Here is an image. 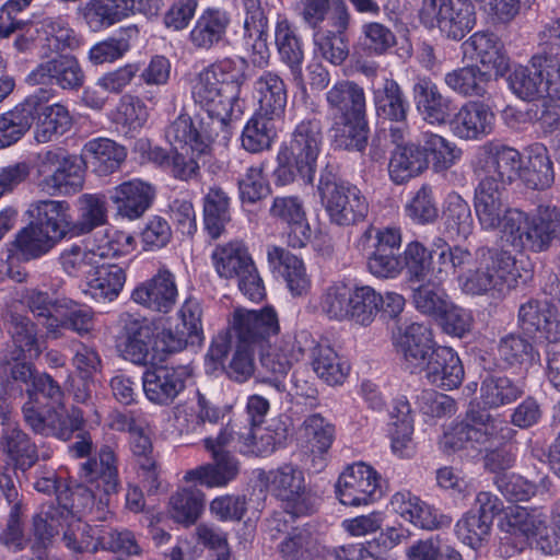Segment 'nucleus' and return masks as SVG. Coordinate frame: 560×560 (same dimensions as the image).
I'll return each mask as SVG.
<instances>
[{
    "label": "nucleus",
    "mask_w": 560,
    "mask_h": 560,
    "mask_svg": "<svg viewBox=\"0 0 560 560\" xmlns=\"http://www.w3.org/2000/svg\"><path fill=\"white\" fill-rule=\"evenodd\" d=\"M277 549L283 560H314L322 553L318 538L308 525L291 528Z\"/></svg>",
    "instance_id": "a18cd8bd"
},
{
    "label": "nucleus",
    "mask_w": 560,
    "mask_h": 560,
    "mask_svg": "<svg viewBox=\"0 0 560 560\" xmlns=\"http://www.w3.org/2000/svg\"><path fill=\"white\" fill-rule=\"evenodd\" d=\"M539 51L534 55L536 66H545L553 84H560V19L547 25L539 35Z\"/></svg>",
    "instance_id": "4d7b16f0"
},
{
    "label": "nucleus",
    "mask_w": 560,
    "mask_h": 560,
    "mask_svg": "<svg viewBox=\"0 0 560 560\" xmlns=\"http://www.w3.org/2000/svg\"><path fill=\"white\" fill-rule=\"evenodd\" d=\"M548 515L541 509L528 510L522 506L511 508L505 512L502 529L525 539L536 537L546 528Z\"/></svg>",
    "instance_id": "09e8293b"
},
{
    "label": "nucleus",
    "mask_w": 560,
    "mask_h": 560,
    "mask_svg": "<svg viewBox=\"0 0 560 560\" xmlns=\"http://www.w3.org/2000/svg\"><path fill=\"white\" fill-rule=\"evenodd\" d=\"M465 56L478 61L485 70L502 77L509 69V59L499 37L489 32H476L462 45Z\"/></svg>",
    "instance_id": "cd10ccee"
},
{
    "label": "nucleus",
    "mask_w": 560,
    "mask_h": 560,
    "mask_svg": "<svg viewBox=\"0 0 560 560\" xmlns=\"http://www.w3.org/2000/svg\"><path fill=\"white\" fill-rule=\"evenodd\" d=\"M481 399L488 408L512 404L524 394V389L506 376H488L481 383Z\"/></svg>",
    "instance_id": "680f3d73"
},
{
    "label": "nucleus",
    "mask_w": 560,
    "mask_h": 560,
    "mask_svg": "<svg viewBox=\"0 0 560 560\" xmlns=\"http://www.w3.org/2000/svg\"><path fill=\"white\" fill-rule=\"evenodd\" d=\"M527 163L521 172L525 185L532 189H546L555 179L552 162L547 148L541 143H534L526 150Z\"/></svg>",
    "instance_id": "de8ad7c7"
},
{
    "label": "nucleus",
    "mask_w": 560,
    "mask_h": 560,
    "mask_svg": "<svg viewBox=\"0 0 560 560\" xmlns=\"http://www.w3.org/2000/svg\"><path fill=\"white\" fill-rule=\"evenodd\" d=\"M8 332L10 341L1 354L31 357V359H37L40 355L37 326L28 317L20 314L11 315Z\"/></svg>",
    "instance_id": "ea45409f"
},
{
    "label": "nucleus",
    "mask_w": 560,
    "mask_h": 560,
    "mask_svg": "<svg viewBox=\"0 0 560 560\" xmlns=\"http://www.w3.org/2000/svg\"><path fill=\"white\" fill-rule=\"evenodd\" d=\"M34 220L22 228L8 244V258L20 262L37 260L50 253L67 237L63 218L55 212L50 200L34 205Z\"/></svg>",
    "instance_id": "7ed1b4c3"
},
{
    "label": "nucleus",
    "mask_w": 560,
    "mask_h": 560,
    "mask_svg": "<svg viewBox=\"0 0 560 560\" xmlns=\"http://www.w3.org/2000/svg\"><path fill=\"white\" fill-rule=\"evenodd\" d=\"M117 463L115 450L110 445H103L97 456L89 457L80 465V477L107 495L117 493L120 488Z\"/></svg>",
    "instance_id": "bb28decb"
},
{
    "label": "nucleus",
    "mask_w": 560,
    "mask_h": 560,
    "mask_svg": "<svg viewBox=\"0 0 560 560\" xmlns=\"http://www.w3.org/2000/svg\"><path fill=\"white\" fill-rule=\"evenodd\" d=\"M187 376L180 368L160 365L148 369L142 375L144 395L154 405L171 406L186 388Z\"/></svg>",
    "instance_id": "aec40b11"
},
{
    "label": "nucleus",
    "mask_w": 560,
    "mask_h": 560,
    "mask_svg": "<svg viewBox=\"0 0 560 560\" xmlns=\"http://www.w3.org/2000/svg\"><path fill=\"white\" fill-rule=\"evenodd\" d=\"M505 192L506 188L493 180H478L474 208L482 230L500 231L512 241L524 222V212L509 207Z\"/></svg>",
    "instance_id": "0eeeda50"
},
{
    "label": "nucleus",
    "mask_w": 560,
    "mask_h": 560,
    "mask_svg": "<svg viewBox=\"0 0 560 560\" xmlns=\"http://www.w3.org/2000/svg\"><path fill=\"white\" fill-rule=\"evenodd\" d=\"M55 212L66 221L67 236H80L91 233L94 229L107 222V208L105 196L98 194H84L79 198L80 215L77 221L70 214V205L67 201L50 200Z\"/></svg>",
    "instance_id": "a211bd4d"
},
{
    "label": "nucleus",
    "mask_w": 560,
    "mask_h": 560,
    "mask_svg": "<svg viewBox=\"0 0 560 560\" xmlns=\"http://www.w3.org/2000/svg\"><path fill=\"white\" fill-rule=\"evenodd\" d=\"M273 219L289 226V245L294 248L304 247L312 238L303 201L296 196L276 197L269 210Z\"/></svg>",
    "instance_id": "393cba45"
},
{
    "label": "nucleus",
    "mask_w": 560,
    "mask_h": 560,
    "mask_svg": "<svg viewBox=\"0 0 560 560\" xmlns=\"http://www.w3.org/2000/svg\"><path fill=\"white\" fill-rule=\"evenodd\" d=\"M275 42L280 60L289 68L294 84L303 92L306 90L302 65L304 50L295 30L287 20L277 22Z\"/></svg>",
    "instance_id": "f704fd0d"
},
{
    "label": "nucleus",
    "mask_w": 560,
    "mask_h": 560,
    "mask_svg": "<svg viewBox=\"0 0 560 560\" xmlns=\"http://www.w3.org/2000/svg\"><path fill=\"white\" fill-rule=\"evenodd\" d=\"M66 505L56 506L54 503L44 504L40 511L33 516V535L36 544L40 547H47L51 544L54 537L63 528Z\"/></svg>",
    "instance_id": "e2e57ef3"
},
{
    "label": "nucleus",
    "mask_w": 560,
    "mask_h": 560,
    "mask_svg": "<svg viewBox=\"0 0 560 560\" xmlns=\"http://www.w3.org/2000/svg\"><path fill=\"white\" fill-rule=\"evenodd\" d=\"M153 16L158 13L154 0H90L80 14L93 31L109 27L135 14Z\"/></svg>",
    "instance_id": "9b49d317"
},
{
    "label": "nucleus",
    "mask_w": 560,
    "mask_h": 560,
    "mask_svg": "<svg viewBox=\"0 0 560 560\" xmlns=\"http://www.w3.org/2000/svg\"><path fill=\"white\" fill-rule=\"evenodd\" d=\"M212 260L218 275L225 279L236 278L254 264L247 248L237 241L218 245Z\"/></svg>",
    "instance_id": "864d4df0"
},
{
    "label": "nucleus",
    "mask_w": 560,
    "mask_h": 560,
    "mask_svg": "<svg viewBox=\"0 0 560 560\" xmlns=\"http://www.w3.org/2000/svg\"><path fill=\"white\" fill-rule=\"evenodd\" d=\"M318 192L331 223L350 226L362 222L369 212V203L361 190L331 172H324Z\"/></svg>",
    "instance_id": "423d86ee"
},
{
    "label": "nucleus",
    "mask_w": 560,
    "mask_h": 560,
    "mask_svg": "<svg viewBox=\"0 0 560 560\" xmlns=\"http://www.w3.org/2000/svg\"><path fill=\"white\" fill-rule=\"evenodd\" d=\"M517 325L529 338L540 335L550 342L560 340L558 307L549 301L529 299L518 307Z\"/></svg>",
    "instance_id": "6ab92c4d"
},
{
    "label": "nucleus",
    "mask_w": 560,
    "mask_h": 560,
    "mask_svg": "<svg viewBox=\"0 0 560 560\" xmlns=\"http://www.w3.org/2000/svg\"><path fill=\"white\" fill-rule=\"evenodd\" d=\"M34 167L40 178L39 187L50 196H71L83 188L84 168L81 160L61 148L38 152Z\"/></svg>",
    "instance_id": "39448f33"
},
{
    "label": "nucleus",
    "mask_w": 560,
    "mask_h": 560,
    "mask_svg": "<svg viewBox=\"0 0 560 560\" xmlns=\"http://www.w3.org/2000/svg\"><path fill=\"white\" fill-rule=\"evenodd\" d=\"M416 107L424 121L444 125L452 118V101L429 78H420L412 88Z\"/></svg>",
    "instance_id": "7c9ffc66"
},
{
    "label": "nucleus",
    "mask_w": 560,
    "mask_h": 560,
    "mask_svg": "<svg viewBox=\"0 0 560 560\" xmlns=\"http://www.w3.org/2000/svg\"><path fill=\"white\" fill-rule=\"evenodd\" d=\"M259 108L262 114L282 117L287 106V88L282 78L272 71H265L256 81Z\"/></svg>",
    "instance_id": "8fccbe9b"
},
{
    "label": "nucleus",
    "mask_w": 560,
    "mask_h": 560,
    "mask_svg": "<svg viewBox=\"0 0 560 560\" xmlns=\"http://www.w3.org/2000/svg\"><path fill=\"white\" fill-rule=\"evenodd\" d=\"M177 295L175 277L163 267L151 279L133 289L131 300L151 311L166 314L175 306Z\"/></svg>",
    "instance_id": "4be33fe9"
},
{
    "label": "nucleus",
    "mask_w": 560,
    "mask_h": 560,
    "mask_svg": "<svg viewBox=\"0 0 560 560\" xmlns=\"http://www.w3.org/2000/svg\"><path fill=\"white\" fill-rule=\"evenodd\" d=\"M279 330L278 315L272 307L266 306L259 311L236 308L229 319V327L212 340L208 355L212 361L220 362L232 345L252 350L264 349Z\"/></svg>",
    "instance_id": "f03ea898"
},
{
    "label": "nucleus",
    "mask_w": 560,
    "mask_h": 560,
    "mask_svg": "<svg viewBox=\"0 0 560 560\" xmlns=\"http://www.w3.org/2000/svg\"><path fill=\"white\" fill-rule=\"evenodd\" d=\"M209 71L214 74L219 83L224 89V96L226 97V105L229 100L240 98L241 88L247 80L246 70L248 69V62L244 58H223L207 67Z\"/></svg>",
    "instance_id": "603ef678"
},
{
    "label": "nucleus",
    "mask_w": 560,
    "mask_h": 560,
    "mask_svg": "<svg viewBox=\"0 0 560 560\" xmlns=\"http://www.w3.org/2000/svg\"><path fill=\"white\" fill-rule=\"evenodd\" d=\"M267 258L272 272L284 279L292 295L301 296L310 291L311 280L302 259L279 246H269Z\"/></svg>",
    "instance_id": "2f4dec72"
},
{
    "label": "nucleus",
    "mask_w": 560,
    "mask_h": 560,
    "mask_svg": "<svg viewBox=\"0 0 560 560\" xmlns=\"http://www.w3.org/2000/svg\"><path fill=\"white\" fill-rule=\"evenodd\" d=\"M107 256L108 250L104 247L94 250L74 244L61 252L59 262L68 276L83 278L88 281Z\"/></svg>",
    "instance_id": "c03bdc74"
},
{
    "label": "nucleus",
    "mask_w": 560,
    "mask_h": 560,
    "mask_svg": "<svg viewBox=\"0 0 560 560\" xmlns=\"http://www.w3.org/2000/svg\"><path fill=\"white\" fill-rule=\"evenodd\" d=\"M336 493L343 505L369 504L382 494L378 475L364 463L353 464L339 476Z\"/></svg>",
    "instance_id": "4468645a"
},
{
    "label": "nucleus",
    "mask_w": 560,
    "mask_h": 560,
    "mask_svg": "<svg viewBox=\"0 0 560 560\" xmlns=\"http://www.w3.org/2000/svg\"><path fill=\"white\" fill-rule=\"evenodd\" d=\"M230 14L220 8L209 7L197 16L188 35V43L197 51H209L226 39Z\"/></svg>",
    "instance_id": "5701e85b"
},
{
    "label": "nucleus",
    "mask_w": 560,
    "mask_h": 560,
    "mask_svg": "<svg viewBox=\"0 0 560 560\" xmlns=\"http://www.w3.org/2000/svg\"><path fill=\"white\" fill-rule=\"evenodd\" d=\"M521 168L522 160L517 150L505 145H495L485 165L475 170V175L478 180H493L506 188V185L521 175Z\"/></svg>",
    "instance_id": "72a5a7b5"
},
{
    "label": "nucleus",
    "mask_w": 560,
    "mask_h": 560,
    "mask_svg": "<svg viewBox=\"0 0 560 560\" xmlns=\"http://www.w3.org/2000/svg\"><path fill=\"white\" fill-rule=\"evenodd\" d=\"M85 164L100 176H106L119 168L127 156L125 147L108 138L92 139L83 148Z\"/></svg>",
    "instance_id": "a19ab883"
},
{
    "label": "nucleus",
    "mask_w": 560,
    "mask_h": 560,
    "mask_svg": "<svg viewBox=\"0 0 560 560\" xmlns=\"http://www.w3.org/2000/svg\"><path fill=\"white\" fill-rule=\"evenodd\" d=\"M373 103L380 119L397 124L406 121L410 105L401 86L394 79L386 78L373 90Z\"/></svg>",
    "instance_id": "58836bf2"
},
{
    "label": "nucleus",
    "mask_w": 560,
    "mask_h": 560,
    "mask_svg": "<svg viewBox=\"0 0 560 560\" xmlns=\"http://www.w3.org/2000/svg\"><path fill=\"white\" fill-rule=\"evenodd\" d=\"M78 505L68 503L63 512L62 540L66 547L74 552H84L92 546L94 535L89 524L81 521Z\"/></svg>",
    "instance_id": "052dcab7"
},
{
    "label": "nucleus",
    "mask_w": 560,
    "mask_h": 560,
    "mask_svg": "<svg viewBox=\"0 0 560 560\" xmlns=\"http://www.w3.org/2000/svg\"><path fill=\"white\" fill-rule=\"evenodd\" d=\"M335 120L366 114L364 89L350 80L336 82L325 95Z\"/></svg>",
    "instance_id": "473e14b6"
},
{
    "label": "nucleus",
    "mask_w": 560,
    "mask_h": 560,
    "mask_svg": "<svg viewBox=\"0 0 560 560\" xmlns=\"http://www.w3.org/2000/svg\"><path fill=\"white\" fill-rule=\"evenodd\" d=\"M475 270L460 278L462 290L467 294H485L495 290L502 292L514 279L515 259L510 253L498 248L481 247L476 253Z\"/></svg>",
    "instance_id": "6e6552de"
},
{
    "label": "nucleus",
    "mask_w": 560,
    "mask_h": 560,
    "mask_svg": "<svg viewBox=\"0 0 560 560\" xmlns=\"http://www.w3.org/2000/svg\"><path fill=\"white\" fill-rule=\"evenodd\" d=\"M0 448L8 456L5 463L26 471L39 458L38 448L32 439L18 425H7L0 438Z\"/></svg>",
    "instance_id": "e433bc0d"
},
{
    "label": "nucleus",
    "mask_w": 560,
    "mask_h": 560,
    "mask_svg": "<svg viewBox=\"0 0 560 560\" xmlns=\"http://www.w3.org/2000/svg\"><path fill=\"white\" fill-rule=\"evenodd\" d=\"M231 220L230 198L219 186L209 188L203 197L205 228L212 238H218Z\"/></svg>",
    "instance_id": "6e6d98bb"
},
{
    "label": "nucleus",
    "mask_w": 560,
    "mask_h": 560,
    "mask_svg": "<svg viewBox=\"0 0 560 560\" xmlns=\"http://www.w3.org/2000/svg\"><path fill=\"white\" fill-rule=\"evenodd\" d=\"M427 381L441 389L452 390L460 386L464 380V366L457 353L448 347H438L423 369Z\"/></svg>",
    "instance_id": "a878e982"
},
{
    "label": "nucleus",
    "mask_w": 560,
    "mask_h": 560,
    "mask_svg": "<svg viewBox=\"0 0 560 560\" xmlns=\"http://www.w3.org/2000/svg\"><path fill=\"white\" fill-rule=\"evenodd\" d=\"M44 101L36 113L37 125L35 139L39 143L51 141L55 137L65 135L72 126V117L62 104L47 105Z\"/></svg>",
    "instance_id": "49530a36"
},
{
    "label": "nucleus",
    "mask_w": 560,
    "mask_h": 560,
    "mask_svg": "<svg viewBox=\"0 0 560 560\" xmlns=\"http://www.w3.org/2000/svg\"><path fill=\"white\" fill-rule=\"evenodd\" d=\"M553 241H560V209L539 206L532 217L524 212V222L512 243L539 253L547 250Z\"/></svg>",
    "instance_id": "f8f14e48"
},
{
    "label": "nucleus",
    "mask_w": 560,
    "mask_h": 560,
    "mask_svg": "<svg viewBox=\"0 0 560 560\" xmlns=\"http://www.w3.org/2000/svg\"><path fill=\"white\" fill-rule=\"evenodd\" d=\"M54 97L55 90L52 88H39L23 102L2 113L0 115V149L8 148L21 140L31 129L40 104Z\"/></svg>",
    "instance_id": "ddd939ff"
},
{
    "label": "nucleus",
    "mask_w": 560,
    "mask_h": 560,
    "mask_svg": "<svg viewBox=\"0 0 560 560\" xmlns=\"http://www.w3.org/2000/svg\"><path fill=\"white\" fill-rule=\"evenodd\" d=\"M393 510L405 521L422 529L433 530L450 526L452 520L410 492H397L390 500Z\"/></svg>",
    "instance_id": "c756f323"
},
{
    "label": "nucleus",
    "mask_w": 560,
    "mask_h": 560,
    "mask_svg": "<svg viewBox=\"0 0 560 560\" xmlns=\"http://www.w3.org/2000/svg\"><path fill=\"white\" fill-rule=\"evenodd\" d=\"M324 138L323 121L316 117L305 118L295 126L289 143L281 149L300 161L302 167L315 173Z\"/></svg>",
    "instance_id": "412c9836"
},
{
    "label": "nucleus",
    "mask_w": 560,
    "mask_h": 560,
    "mask_svg": "<svg viewBox=\"0 0 560 560\" xmlns=\"http://www.w3.org/2000/svg\"><path fill=\"white\" fill-rule=\"evenodd\" d=\"M266 480L271 491L295 515H304L312 512L310 497L305 491L303 471L292 464H283L266 475Z\"/></svg>",
    "instance_id": "f3484780"
},
{
    "label": "nucleus",
    "mask_w": 560,
    "mask_h": 560,
    "mask_svg": "<svg viewBox=\"0 0 560 560\" xmlns=\"http://www.w3.org/2000/svg\"><path fill=\"white\" fill-rule=\"evenodd\" d=\"M302 439L306 450L311 453L312 466L315 471H320L325 466L324 455L330 448L335 428L320 415L308 416L301 427Z\"/></svg>",
    "instance_id": "4c0bfd02"
},
{
    "label": "nucleus",
    "mask_w": 560,
    "mask_h": 560,
    "mask_svg": "<svg viewBox=\"0 0 560 560\" xmlns=\"http://www.w3.org/2000/svg\"><path fill=\"white\" fill-rule=\"evenodd\" d=\"M516 431L505 421L493 417L486 408L471 405L466 418L446 433L444 445L453 451L471 446H485L494 442L505 443L514 439Z\"/></svg>",
    "instance_id": "20e7f679"
},
{
    "label": "nucleus",
    "mask_w": 560,
    "mask_h": 560,
    "mask_svg": "<svg viewBox=\"0 0 560 560\" xmlns=\"http://www.w3.org/2000/svg\"><path fill=\"white\" fill-rule=\"evenodd\" d=\"M279 119L280 117H271L257 110L244 127L242 147L250 153L269 149L277 137L276 122Z\"/></svg>",
    "instance_id": "5fc2aeb1"
},
{
    "label": "nucleus",
    "mask_w": 560,
    "mask_h": 560,
    "mask_svg": "<svg viewBox=\"0 0 560 560\" xmlns=\"http://www.w3.org/2000/svg\"><path fill=\"white\" fill-rule=\"evenodd\" d=\"M428 167V159L420 144L398 145L388 163L390 179L401 185L420 175Z\"/></svg>",
    "instance_id": "37998d69"
},
{
    "label": "nucleus",
    "mask_w": 560,
    "mask_h": 560,
    "mask_svg": "<svg viewBox=\"0 0 560 560\" xmlns=\"http://www.w3.org/2000/svg\"><path fill=\"white\" fill-rule=\"evenodd\" d=\"M311 364L317 376L329 385L341 384L349 372L346 362L326 345H317L312 349Z\"/></svg>",
    "instance_id": "bf43d9fd"
},
{
    "label": "nucleus",
    "mask_w": 560,
    "mask_h": 560,
    "mask_svg": "<svg viewBox=\"0 0 560 560\" xmlns=\"http://www.w3.org/2000/svg\"><path fill=\"white\" fill-rule=\"evenodd\" d=\"M205 506V495L198 489H183L175 492L170 499V513L172 518L180 524H194Z\"/></svg>",
    "instance_id": "338daca9"
},
{
    "label": "nucleus",
    "mask_w": 560,
    "mask_h": 560,
    "mask_svg": "<svg viewBox=\"0 0 560 560\" xmlns=\"http://www.w3.org/2000/svg\"><path fill=\"white\" fill-rule=\"evenodd\" d=\"M224 89L208 68L197 78L192 88V96L206 112L203 116L190 117L180 114L166 129V138L173 145L186 151L191 150L198 156L209 153L211 143L220 132H226L233 114L235 100H229L226 105Z\"/></svg>",
    "instance_id": "f257e3e1"
},
{
    "label": "nucleus",
    "mask_w": 560,
    "mask_h": 560,
    "mask_svg": "<svg viewBox=\"0 0 560 560\" xmlns=\"http://www.w3.org/2000/svg\"><path fill=\"white\" fill-rule=\"evenodd\" d=\"M394 346L402 365L411 373H419L439 347L431 328L420 323H411L405 328H399L394 338Z\"/></svg>",
    "instance_id": "2eb2a0df"
},
{
    "label": "nucleus",
    "mask_w": 560,
    "mask_h": 560,
    "mask_svg": "<svg viewBox=\"0 0 560 560\" xmlns=\"http://www.w3.org/2000/svg\"><path fill=\"white\" fill-rule=\"evenodd\" d=\"M85 81L79 60L72 55H59L37 65L26 77L30 85H57L62 90L78 91Z\"/></svg>",
    "instance_id": "dca6fc26"
},
{
    "label": "nucleus",
    "mask_w": 560,
    "mask_h": 560,
    "mask_svg": "<svg viewBox=\"0 0 560 560\" xmlns=\"http://www.w3.org/2000/svg\"><path fill=\"white\" fill-rule=\"evenodd\" d=\"M494 114L481 102H467L451 118L453 133L465 140H477L488 136L493 128Z\"/></svg>",
    "instance_id": "c85d7f7f"
},
{
    "label": "nucleus",
    "mask_w": 560,
    "mask_h": 560,
    "mask_svg": "<svg viewBox=\"0 0 560 560\" xmlns=\"http://www.w3.org/2000/svg\"><path fill=\"white\" fill-rule=\"evenodd\" d=\"M332 131L336 148L362 152L368 145L370 132L366 114L335 120Z\"/></svg>",
    "instance_id": "3c124183"
},
{
    "label": "nucleus",
    "mask_w": 560,
    "mask_h": 560,
    "mask_svg": "<svg viewBox=\"0 0 560 560\" xmlns=\"http://www.w3.org/2000/svg\"><path fill=\"white\" fill-rule=\"evenodd\" d=\"M493 74L477 65H468L447 72L445 85L454 93L465 97H485Z\"/></svg>",
    "instance_id": "79ce46f5"
},
{
    "label": "nucleus",
    "mask_w": 560,
    "mask_h": 560,
    "mask_svg": "<svg viewBox=\"0 0 560 560\" xmlns=\"http://www.w3.org/2000/svg\"><path fill=\"white\" fill-rule=\"evenodd\" d=\"M118 327L117 348L122 358L137 365L153 363L155 324L147 317L122 313Z\"/></svg>",
    "instance_id": "9d476101"
},
{
    "label": "nucleus",
    "mask_w": 560,
    "mask_h": 560,
    "mask_svg": "<svg viewBox=\"0 0 560 560\" xmlns=\"http://www.w3.org/2000/svg\"><path fill=\"white\" fill-rule=\"evenodd\" d=\"M212 462L186 472L185 479L207 487H224L240 472V462L232 453H210Z\"/></svg>",
    "instance_id": "c9c22d12"
},
{
    "label": "nucleus",
    "mask_w": 560,
    "mask_h": 560,
    "mask_svg": "<svg viewBox=\"0 0 560 560\" xmlns=\"http://www.w3.org/2000/svg\"><path fill=\"white\" fill-rule=\"evenodd\" d=\"M155 194V188L151 184L141 179H131L109 190V199L120 217L136 220L150 209Z\"/></svg>",
    "instance_id": "b1692460"
},
{
    "label": "nucleus",
    "mask_w": 560,
    "mask_h": 560,
    "mask_svg": "<svg viewBox=\"0 0 560 560\" xmlns=\"http://www.w3.org/2000/svg\"><path fill=\"white\" fill-rule=\"evenodd\" d=\"M421 149L425 153L428 162H432L435 172L451 168L462 158V150L442 136L424 133Z\"/></svg>",
    "instance_id": "0e129e2a"
},
{
    "label": "nucleus",
    "mask_w": 560,
    "mask_h": 560,
    "mask_svg": "<svg viewBox=\"0 0 560 560\" xmlns=\"http://www.w3.org/2000/svg\"><path fill=\"white\" fill-rule=\"evenodd\" d=\"M125 281L126 273L122 267L101 262L86 282L96 296L113 300L118 296Z\"/></svg>",
    "instance_id": "774afa93"
},
{
    "label": "nucleus",
    "mask_w": 560,
    "mask_h": 560,
    "mask_svg": "<svg viewBox=\"0 0 560 560\" xmlns=\"http://www.w3.org/2000/svg\"><path fill=\"white\" fill-rule=\"evenodd\" d=\"M444 224L445 233L453 240H466L472 233L474 223L470 207L457 192H452L447 197Z\"/></svg>",
    "instance_id": "13d9d810"
},
{
    "label": "nucleus",
    "mask_w": 560,
    "mask_h": 560,
    "mask_svg": "<svg viewBox=\"0 0 560 560\" xmlns=\"http://www.w3.org/2000/svg\"><path fill=\"white\" fill-rule=\"evenodd\" d=\"M495 485L509 501L521 502L535 495L538 488L548 491L551 480L548 476H542L539 483L536 485L517 474H502L495 477Z\"/></svg>",
    "instance_id": "69168bd1"
},
{
    "label": "nucleus",
    "mask_w": 560,
    "mask_h": 560,
    "mask_svg": "<svg viewBox=\"0 0 560 560\" xmlns=\"http://www.w3.org/2000/svg\"><path fill=\"white\" fill-rule=\"evenodd\" d=\"M420 18L429 27L438 26L453 40H462L476 24L471 0H423Z\"/></svg>",
    "instance_id": "1a4fd4ad"
}]
</instances>
